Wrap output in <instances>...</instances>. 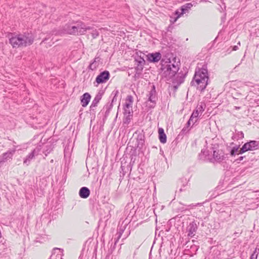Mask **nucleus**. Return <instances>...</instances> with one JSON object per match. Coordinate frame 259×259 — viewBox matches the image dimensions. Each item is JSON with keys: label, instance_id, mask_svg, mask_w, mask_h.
<instances>
[{"label": "nucleus", "instance_id": "obj_40", "mask_svg": "<svg viewBox=\"0 0 259 259\" xmlns=\"http://www.w3.org/2000/svg\"><path fill=\"white\" fill-rule=\"evenodd\" d=\"M199 114V113L198 112V111L196 109H195L193 111L191 115V118H195L198 119L197 117H198Z\"/></svg>", "mask_w": 259, "mask_h": 259}, {"label": "nucleus", "instance_id": "obj_36", "mask_svg": "<svg viewBox=\"0 0 259 259\" xmlns=\"http://www.w3.org/2000/svg\"><path fill=\"white\" fill-rule=\"evenodd\" d=\"M244 138V134L242 131L238 132L235 135L236 140L242 139Z\"/></svg>", "mask_w": 259, "mask_h": 259}, {"label": "nucleus", "instance_id": "obj_63", "mask_svg": "<svg viewBox=\"0 0 259 259\" xmlns=\"http://www.w3.org/2000/svg\"><path fill=\"white\" fill-rule=\"evenodd\" d=\"M257 257H256V255H255V256L254 257V259H257ZM250 259H252V258H250Z\"/></svg>", "mask_w": 259, "mask_h": 259}, {"label": "nucleus", "instance_id": "obj_11", "mask_svg": "<svg viewBox=\"0 0 259 259\" xmlns=\"http://www.w3.org/2000/svg\"><path fill=\"white\" fill-rule=\"evenodd\" d=\"M16 151V149L8 150L7 152L4 153L0 157V164H3L9 159H12V157Z\"/></svg>", "mask_w": 259, "mask_h": 259}, {"label": "nucleus", "instance_id": "obj_30", "mask_svg": "<svg viewBox=\"0 0 259 259\" xmlns=\"http://www.w3.org/2000/svg\"><path fill=\"white\" fill-rule=\"evenodd\" d=\"M123 115H130L133 114V111L131 107H125V105H123Z\"/></svg>", "mask_w": 259, "mask_h": 259}, {"label": "nucleus", "instance_id": "obj_47", "mask_svg": "<svg viewBox=\"0 0 259 259\" xmlns=\"http://www.w3.org/2000/svg\"><path fill=\"white\" fill-rule=\"evenodd\" d=\"M244 158H245V156H240L237 158L236 161H238V162H239L240 161H242Z\"/></svg>", "mask_w": 259, "mask_h": 259}, {"label": "nucleus", "instance_id": "obj_42", "mask_svg": "<svg viewBox=\"0 0 259 259\" xmlns=\"http://www.w3.org/2000/svg\"><path fill=\"white\" fill-rule=\"evenodd\" d=\"M91 35L93 38H96L97 36H99V32L96 29H95L92 31Z\"/></svg>", "mask_w": 259, "mask_h": 259}, {"label": "nucleus", "instance_id": "obj_50", "mask_svg": "<svg viewBox=\"0 0 259 259\" xmlns=\"http://www.w3.org/2000/svg\"><path fill=\"white\" fill-rule=\"evenodd\" d=\"M191 249H195V250H197L198 249V246H196V245H194V246H191Z\"/></svg>", "mask_w": 259, "mask_h": 259}, {"label": "nucleus", "instance_id": "obj_53", "mask_svg": "<svg viewBox=\"0 0 259 259\" xmlns=\"http://www.w3.org/2000/svg\"><path fill=\"white\" fill-rule=\"evenodd\" d=\"M240 233H238V232H235L234 233V235H235V237H238L239 236V234H240Z\"/></svg>", "mask_w": 259, "mask_h": 259}, {"label": "nucleus", "instance_id": "obj_37", "mask_svg": "<svg viewBox=\"0 0 259 259\" xmlns=\"http://www.w3.org/2000/svg\"><path fill=\"white\" fill-rule=\"evenodd\" d=\"M190 129H189V127L185 126L183 127V128L181 132H180V134L178 135V137H180L181 135H183L184 134H186L187 133Z\"/></svg>", "mask_w": 259, "mask_h": 259}, {"label": "nucleus", "instance_id": "obj_3", "mask_svg": "<svg viewBox=\"0 0 259 259\" xmlns=\"http://www.w3.org/2000/svg\"><path fill=\"white\" fill-rule=\"evenodd\" d=\"M160 73L161 76L168 81L175 77L179 70L178 65L171 63L170 59L166 56H163L160 61Z\"/></svg>", "mask_w": 259, "mask_h": 259}, {"label": "nucleus", "instance_id": "obj_62", "mask_svg": "<svg viewBox=\"0 0 259 259\" xmlns=\"http://www.w3.org/2000/svg\"><path fill=\"white\" fill-rule=\"evenodd\" d=\"M54 258L52 257V255H51V256H50V258L49 259H54Z\"/></svg>", "mask_w": 259, "mask_h": 259}, {"label": "nucleus", "instance_id": "obj_39", "mask_svg": "<svg viewBox=\"0 0 259 259\" xmlns=\"http://www.w3.org/2000/svg\"><path fill=\"white\" fill-rule=\"evenodd\" d=\"M247 151V149L243 145L239 150L238 149V154H242Z\"/></svg>", "mask_w": 259, "mask_h": 259}, {"label": "nucleus", "instance_id": "obj_5", "mask_svg": "<svg viewBox=\"0 0 259 259\" xmlns=\"http://www.w3.org/2000/svg\"><path fill=\"white\" fill-rule=\"evenodd\" d=\"M210 150L212 157L208 158V161L211 163H220L228 158V154L225 153L223 149H220L219 145L217 144L211 145Z\"/></svg>", "mask_w": 259, "mask_h": 259}, {"label": "nucleus", "instance_id": "obj_55", "mask_svg": "<svg viewBox=\"0 0 259 259\" xmlns=\"http://www.w3.org/2000/svg\"><path fill=\"white\" fill-rule=\"evenodd\" d=\"M105 121H106V120H104V117H103V120H102V123L101 126H104V124H105Z\"/></svg>", "mask_w": 259, "mask_h": 259}, {"label": "nucleus", "instance_id": "obj_18", "mask_svg": "<svg viewBox=\"0 0 259 259\" xmlns=\"http://www.w3.org/2000/svg\"><path fill=\"white\" fill-rule=\"evenodd\" d=\"M209 155V151L203 149L201 150L200 153L198 155V159L203 162L207 161L208 160L207 157Z\"/></svg>", "mask_w": 259, "mask_h": 259}, {"label": "nucleus", "instance_id": "obj_17", "mask_svg": "<svg viewBox=\"0 0 259 259\" xmlns=\"http://www.w3.org/2000/svg\"><path fill=\"white\" fill-rule=\"evenodd\" d=\"M63 249L59 248H54L52 253V257L54 258V259H63Z\"/></svg>", "mask_w": 259, "mask_h": 259}, {"label": "nucleus", "instance_id": "obj_1", "mask_svg": "<svg viewBox=\"0 0 259 259\" xmlns=\"http://www.w3.org/2000/svg\"><path fill=\"white\" fill-rule=\"evenodd\" d=\"M7 37L9 38V43L13 48L26 47L31 45L34 41V36L31 32L26 31L23 33L9 32Z\"/></svg>", "mask_w": 259, "mask_h": 259}, {"label": "nucleus", "instance_id": "obj_15", "mask_svg": "<svg viewBox=\"0 0 259 259\" xmlns=\"http://www.w3.org/2000/svg\"><path fill=\"white\" fill-rule=\"evenodd\" d=\"M91 98V96L89 93H85L80 97V102L83 107L87 106L90 101Z\"/></svg>", "mask_w": 259, "mask_h": 259}, {"label": "nucleus", "instance_id": "obj_57", "mask_svg": "<svg viewBox=\"0 0 259 259\" xmlns=\"http://www.w3.org/2000/svg\"><path fill=\"white\" fill-rule=\"evenodd\" d=\"M237 49H238L237 46H234L233 50H234V51H236V50H237Z\"/></svg>", "mask_w": 259, "mask_h": 259}, {"label": "nucleus", "instance_id": "obj_4", "mask_svg": "<svg viewBox=\"0 0 259 259\" xmlns=\"http://www.w3.org/2000/svg\"><path fill=\"white\" fill-rule=\"evenodd\" d=\"M80 21H73L71 23H66L62 28L59 30L54 29L52 31V34L55 35L62 34H70L77 35L80 34V28H82L80 25Z\"/></svg>", "mask_w": 259, "mask_h": 259}, {"label": "nucleus", "instance_id": "obj_13", "mask_svg": "<svg viewBox=\"0 0 259 259\" xmlns=\"http://www.w3.org/2000/svg\"><path fill=\"white\" fill-rule=\"evenodd\" d=\"M244 146L247 149V151H253L259 149V141L250 140L245 143Z\"/></svg>", "mask_w": 259, "mask_h": 259}, {"label": "nucleus", "instance_id": "obj_6", "mask_svg": "<svg viewBox=\"0 0 259 259\" xmlns=\"http://www.w3.org/2000/svg\"><path fill=\"white\" fill-rule=\"evenodd\" d=\"M135 134L137 135V137L136 138V146L134 149V152H136V150L138 149L140 153L144 155L146 149L145 132L143 130L141 131H137Z\"/></svg>", "mask_w": 259, "mask_h": 259}, {"label": "nucleus", "instance_id": "obj_34", "mask_svg": "<svg viewBox=\"0 0 259 259\" xmlns=\"http://www.w3.org/2000/svg\"><path fill=\"white\" fill-rule=\"evenodd\" d=\"M123 230L121 229V228H119L118 232L117 233L116 235H117V238H115V242L114 244H116L119 238L121 237V236L123 232Z\"/></svg>", "mask_w": 259, "mask_h": 259}, {"label": "nucleus", "instance_id": "obj_31", "mask_svg": "<svg viewBox=\"0 0 259 259\" xmlns=\"http://www.w3.org/2000/svg\"><path fill=\"white\" fill-rule=\"evenodd\" d=\"M239 147L240 145H236L235 146L233 147L230 152V155L231 156H235L237 152H238V149L239 148Z\"/></svg>", "mask_w": 259, "mask_h": 259}, {"label": "nucleus", "instance_id": "obj_45", "mask_svg": "<svg viewBox=\"0 0 259 259\" xmlns=\"http://www.w3.org/2000/svg\"><path fill=\"white\" fill-rule=\"evenodd\" d=\"M195 118H191V116H190V117L188 120H190L191 122L193 123V125H194L195 123H196L198 119L195 118V121H194V119Z\"/></svg>", "mask_w": 259, "mask_h": 259}, {"label": "nucleus", "instance_id": "obj_49", "mask_svg": "<svg viewBox=\"0 0 259 259\" xmlns=\"http://www.w3.org/2000/svg\"><path fill=\"white\" fill-rule=\"evenodd\" d=\"M191 122H190V120H188L187 122V123L186 124V126L189 127V126H190V124H191Z\"/></svg>", "mask_w": 259, "mask_h": 259}, {"label": "nucleus", "instance_id": "obj_20", "mask_svg": "<svg viewBox=\"0 0 259 259\" xmlns=\"http://www.w3.org/2000/svg\"><path fill=\"white\" fill-rule=\"evenodd\" d=\"M156 92L155 87L153 85L150 91L149 92V94L147 95L148 99L147 101H156Z\"/></svg>", "mask_w": 259, "mask_h": 259}, {"label": "nucleus", "instance_id": "obj_16", "mask_svg": "<svg viewBox=\"0 0 259 259\" xmlns=\"http://www.w3.org/2000/svg\"><path fill=\"white\" fill-rule=\"evenodd\" d=\"M91 194L90 190L87 187H81L78 192L79 196L80 198L86 199L88 198Z\"/></svg>", "mask_w": 259, "mask_h": 259}, {"label": "nucleus", "instance_id": "obj_9", "mask_svg": "<svg viewBox=\"0 0 259 259\" xmlns=\"http://www.w3.org/2000/svg\"><path fill=\"white\" fill-rule=\"evenodd\" d=\"M199 225V222L197 221L194 220V221L190 223L186 229L187 232L188 233V237H193L195 235V233L198 229Z\"/></svg>", "mask_w": 259, "mask_h": 259}, {"label": "nucleus", "instance_id": "obj_41", "mask_svg": "<svg viewBox=\"0 0 259 259\" xmlns=\"http://www.w3.org/2000/svg\"><path fill=\"white\" fill-rule=\"evenodd\" d=\"M113 108V104L112 103H108L106 105H105L104 107V108H105L107 110L111 111L112 108Z\"/></svg>", "mask_w": 259, "mask_h": 259}, {"label": "nucleus", "instance_id": "obj_48", "mask_svg": "<svg viewBox=\"0 0 259 259\" xmlns=\"http://www.w3.org/2000/svg\"><path fill=\"white\" fill-rule=\"evenodd\" d=\"M97 106H93V103L91 104L90 106V110H94V108L96 107Z\"/></svg>", "mask_w": 259, "mask_h": 259}, {"label": "nucleus", "instance_id": "obj_8", "mask_svg": "<svg viewBox=\"0 0 259 259\" xmlns=\"http://www.w3.org/2000/svg\"><path fill=\"white\" fill-rule=\"evenodd\" d=\"M187 73V72L185 73L182 72H179L175 77L172 78V83L174 90H177L180 85L184 81Z\"/></svg>", "mask_w": 259, "mask_h": 259}, {"label": "nucleus", "instance_id": "obj_22", "mask_svg": "<svg viewBox=\"0 0 259 259\" xmlns=\"http://www.w3.org/2000/svg\"><path fill=\"white\" fill-rule=\"evenodd\" d=\"M232 96L234 100H238L240 103H242L244 100L246 99V97L240 93L235 92L232 94Z\"/></svg>", "mask_w": 259, "mask_h": 259}, {"label": "nucleus", "instance_id": "obj_54", "mask_svg": "<svg viewBox=\"0 0 259 259\" xmlns=\"http://www.w3.org/2000/svg\"><path fill=\"white\" fill-rule=\"evenodd\" d=\"M234 109H236V110H239V109H241V107L240 106H234Z\"/></svg>", "mask_w": 259, "mask_h": 259}, {"label": "nucleus", "instance_id": "obj_43", "mask_svg": "<svg viewBox=\"0 0 259 259\" xmlns=\"http://www.w3.org/2000/svg\"><path fill=\"white\" fill-rule=\"evenodd\" d=\"M64 152L65 156H66L67 154L69 155L70 154V150H69V146H65V147L64 148Z\"/></svg>", "mask_w": 259, "mask_h": 259}, {"label": "nucleus", "instance_id": "obj_44", "mask_svg": "<svg viewBox=\"0 0 259 259\" xmlns=\"http://www.w3.org/2000/svg\"><path fill=\"white\" fill-rule=\"evenodd\" d=\"M110 110L106 109V111H105V114L104 116V120H106V119L110 113Z\"/></svg>", "mask_w": 259, "mask_h": 259}, {"label": "nucleus", "instance_id": "obj_60", "mask_svg": "<svg viewBox=\"0 0 259 259\" xmlns=\"http://www.w3.org/2000/svg\"><path fill=\"white\" fill-rule=\"evenodd\" d=\"M232 138L233 140H235L236 139H235V135L233 136Z\"/></svg>", "mask_w": 259, "mask_h": 259}, {"label": "nucleus", "instance_id": "obj_2", "mask_svg": "<svg viewBox=\"0 0 259 259\" xmlns=\"http://www.w3.org/2000/svg\"><path fill=\"white\" fill-rule=\"evenodd\" d=\"M209 76L207 64H203L201 68H196L193 79L190 84L191 86L195 85V82L197 86V89L203 92L208 84Z\"/></svg>", "mask_w": 259, "mask_h": 259}, {"label": "nucleus", "instance_id": "obj_25", "mask_svg": "<svg viewBox=\"0 0 259 259\" xmlns=\"http://www.w3.org/2000/svg\"><path fill=\"white\" fill-rule=\"evenodd\" d=\"M35 150H33L31 152H30L24 159L23 163L24 164H26L27 165H29L30 162V160L34 157V152Z\"/></svg>", "mask_w": 259, "mask_h": 259}, {"label": "nucleus", "instance_id": "obj_12", "mask_svg": "<svg viewBox=\"0 0 259 259\" xmlns=\"http://www.w3.org/2000/svg\"><path fill=\"white\" fill-rule=\"evenodd\" d=\"M162 56L160 52L149 53L147 55V60L151 63H157L162 59Z\"/></svg>", "mask_w": 259, "mask_h": 259}, {"label": "nucleus", "instance_id": "obj_10", "mask_svg": "<svg viewBox=\"0 0 259 259\" xmlns=\"http://www.w3.org/2000/svg\"><path fill=\"white\" fill-rule=\"evenodd\" d=\"M193 3L194 4L189 3L183 5L175 12V14H178L179 16H182L184 14L188 13L195 4V2H193Z\"/></svg>", "mask_w": 259, "mask_h": 259}, {"label": "nucleus", "instance_id": "obj_46", "mask_svg": "<svg viewBox=\"0 0 259 259\" xmlns=\"http://www.w3.org/2000/svg\"><path fill=\"white\" fill-rule=\"evenodd\" d=\"M254 254H256L255 255H256V257H257V255L259 253V248H255V250L253 251Z\"/></svg>", "mask_w": 259, "mask_h": 259}, {"label": "nucleus", "instance_id": "obj_32", "mask_svg": "<svg viewBox=\"0 0 259 259\" xmlns=\"http://www.w3.org/2000/svg\"><path fill=\"white\" fill-rule=\"evenodd\" d=\"M119 93L118 90L113 91L111 94V95H113V97L112 99L111 103L113 104V103L116 102L117 101V96Z\"/></svg>", "mask_w": 259, "mask_h": 259}, {"label": "nucleus", "instance_id": "obj_58", "mask_svg": "<svg viewBox=\"0 0 259 259\" xmlns=\"http://www.w3.org/2000/svg\"><path fill=\"white\" fill-rule=\"evenodd\" d=\"M137 56H141V57H143L142 55V53L141 52H140V55H139V53L137 52Z\"/></svg>", "mask_w": 259, "mask_h": 259}, {"label": "nucleus", "instance_id": "obj_23", "mask_svg": "<svg viewBox=\"0 0 259 259\" xmlns=\"http://www.w3.org/2000/svg\"><path fill=\"white\" fill-rule=\"evenodd\" d=\"M104 92L102 91H100L98 94L96 95L92 103H93V106H97L98 104L101 100L103 95Z\"/></svg>", "mask_w": 259, "mask_h": 259}, {"label": "nucleus", "instance_id": "obj_61", "mask_svg": "<svg viewBox=\"0 0 259 259\" xmlns=\"http://www.w3.org/2000/svg\"><path fill=\"white\" fill-rule=\"evenodd\" d=\"M255 254H254V252H253V253L251 254V255H253V256H255Z\"/></svg>", "mask_w": 259, "mask_h": 259}, {"label": "nucleus", "instance_id": "obj_26", "mask_svg": "<svg viewBox=\"0 0 259 259\" xmlns=\"http://www.w3.org/2000/svg\"><path fill=\"white\" fill-rule=\"evenodd\" d=\"M80 25H82V26L81 27L82 28H80V35L85 34L88 30H91L92 29V27H91L90 26L87 27L85 26V24L82 21H80Z\"/></svg>", "mask_w": 259, "mask_h": 259}, {"label": "nucleus", "instance_id": "obj_21", "mask_svg": "<svg viewBox=\"0 0 259 259\" xmlns=\"http://www.w3.org/2000/svg\"><path fill=\"white\" fill-rule=\"evenodd\" d=\"M158 137L160 142L162 144H165L166 142L167 137L164 133V130L160 127L158 128Z\"/></svg>", "mask_w": 259, "mask_h": 259}, {"label": "nucleus", "instance_id": "obj_14", "mask_svg": "<svg viewBox=\"0 0 259 259\" xmlns=\"http://www.w3.org/2000/svg\"><path fill=\"white\" fill-rule=\"evenodd\" d=\"M135 61L137 65L135 67V70L142 71L144 65L145 64L144 57H141V56H137L135 58Z\"/></svg>", "mask_w": 259, "mask_h": 259}, {"label": "nucleus", "instance_id": "obj_29", "mask_svg": "<svg viewBox=\"0 0 259 259\" xmlns=\"http://www.w3.org/2000/svg\"><path fill=\"white\" fill-rule=\"evenodd\" d=\"M205 104L203 102H201L200 104H198L195 109L200 114L204 111L205 108Z\"/></svg>", "mask_w": 259, "mask_h": 259}, {"label": "nucleus", "instance_id": "obj_35", "mask_svg": "<svg viewBox=\"0 0 259 259\" xmlns=\"http://www.w3.org/2000/svg\"><path fill=\"white\" fill-rule=\"evenodd\" d=\"M173 15L175 17L170 16V22L171 23H174L181 17L179 16L178 14H175V13H174Z\"/></svg>", "mask_w": 259, "mask_h": 259}, {"label": "nucleus", "instance_id": "obj_27", "mask_svg": "<svg viewBox=\"0 0 259 259\" xmlns=\"http://www.w3.org/2000/svg\"><path fill=\"white\" fill-rule=\"evenodd\" d=\"M54 147L52 144H49L45 146L43 153H45L46 156H47L53 149Z\"/></svg>", "mask_w": 259, "mask_h": 259}, {"label": "nucleus", "instance_id": "obj_38", "mask_svg": "<svg viewBox=\"0 0 259 259\" xmlns=\"http://www.w3.org/2000/svg\"><path fill=\"white\" fill-rule=\"evenodd\" d=\"M142 71L136 70V73L133 76L135 80H137L141 77Z\"/></svg>", "mask_w": 259, "mask_h": 259}, {"label": "nucleus", "instance_id": "obj_52", "mask_svg": "<svg viewBox=\"0 0 259 259\" xmlns=\"http://www.w3.org/2000/svg\"><path fill=\"white\" fill-rule=\"evenodd\" d=\"M254 101L256 104L259 105V99H255Z\"/></svg>", "mask_w": 259, "mask_h": 259}, {"label": "nucleus", "instance_id": "obj_51", "mask_svg": "<svg viewBox=\"0 0 259 259\" xmlns=\"http://www.w3.org/2000/svg\"><path fill=\"white\" fill-rule=\"evenodd\" d=\"M199 204V203L197 204L196 205H193V204H190V205H187L188 207H190V208H192L193 207L195 206H197Z\"/></svg>", "mask_w": 259, "mask_h": 259}, {"label": "nucleus", "instance_id": "obj_24", "mask_svg": "<svg viewBox=\"0 0 259 259\" xmlns=\"http://www.w3.org/2000/svg\"><path fill=\"white\" fill-rule=\"evenodd\" d=\"M133 102V97L131 95H128L125 99V103L123 105H125V107H131L132 108Z\"/></svg>", "mask_w": 259, "mask_h": 259}, {"label": "nucleus", "instance_id": "obj_7", "mask_svg": "<svg viewBox=\"0 0 259 259\" xmlns=\"http://www.w3.org/2000/svg\"><path fill=\"white\" fill-rule=\"evenodd\" d=\"M110 74L109 71L104 70L101 72L96 77L94 84L98 87L99 84L106 82L110 78Z\"/></svg>", "mask_w": 259, "mask_h": 259}, {"label": "nucleus", "instance_id": "obj_56", "mask_svg": "<svg viewBox=\"0 0 259 259\" xmlns=\"http://www.w3.org/2000/svg\"><path fill=\"white\" fill-rule=\"evenodd\" d=\"M235 101H236V102L235 103L236 104H242V103H240L239 101L238 100H235Z\"/></svg>", "mask_w": 259, "mask_h": 259}, {"label": "nucleus", "instance_id": "obj_59", "mask_svg": "<svg viewBox=\"0 0 259 259\" xmlns=\"http://www.w3.org/2000/svg\"><path fill=\"white\" fill-rule=\"evenodd\" d=\"M254 257L255 256H254L253 255H251L250 257V258L254 259Z\"/></svg>", "mask_w": 259, "mask_h": 259}, {"label": "nucleus", "instance_id": "obj_33", "mask_svg": "<svg viewBox=\"0 0 259 259\" xmlns=\"http://www.w3.org/2000/svg\"><path fill=\"white\" fill-rule=\"evenodd\" d=\"M156 101H147L146 106L149 109L154 108L156 105Z\"/></svg>", "mask_w": 259, "mask_h": 259}, {"label": "nucleus", "instance_id": "obj_19", "mask_svg": "<svg viewBox=\"0 0 259 259\" xmlns=\"http://www.w3.org/2000/svg\"><path fill=\"white\" fill-rule=\"evenodd\" d=\"M101 58L99 57H96L92 61L88 66V69L92 71L96 70L99 66V62Z\"/></svg>", "mask_w": 259, "mask_h": 259}, {"label": "nucleus", "instance_id": "obj_64", "mask_svg": "<svg viewBox=\"0 0 259 259\" xmlns=\"http://www.w3.org/2000/svg\"><path fill=\"white\" fill-rule=\"evenodd\" d=\"M180 191H182V188H181V189H180Z\"/></svg>", "mask_w": 259, "mask_h": 259}, {"label": "nucleus", "instance_id": "obj_28", "mask_svg": "<svg viewBox=\"0 0 259 259\" xmlns=\"http://www.w3.org/2000/svg\"><path fill=\"white\" fill-rule=\"evenodd\" d=\"M133 114L124 115L123 118V124L128 125L131 122V119L133 118Z\"/></svg>", "mask_w": 259, "mask_h": 259}]
</instances>
